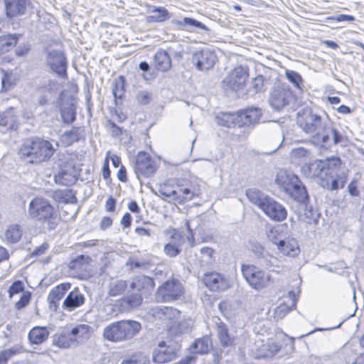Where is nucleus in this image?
Wrapping results in <instances>:
<instances>
[{
  "label": "nucleus",
  "instance_id": "obj_45",
  "mask_svg": "<svg viewBox=\"0 0 364 364\" xmlns=\"http://www.w3.org/2000/svg\"><path fill=\"white\" fill-rule=\"evenodd\" d=\"M60 114L63 122L65 124H72L76 119V107L71 103L68 107L60 109Z\"/></svg>",
  "mask_w": 364,
  "mask_h": 364
},
{
  "label": "nucleus",
  "instance_id": "obj_37",
  "mask_svg": "<svg viewBox=\"0 0 364 364\" xmlns=\"http://www.w3.org/2000/svg\"><path fill=\"white\" fill-rule=\"evenodd\" d=\"M57 62L50 64L51 69L60 77L67 79V59L62 53H56Z\"/></svg>",
  "mask_w": 364,
  "mask_h": 364
},
{
  "label": "nucleus",
  "instance_id": "obj_30",
  "mask_svg": "<svg viewBox=\"0 0 364 364\" xmlns=\"http://www.w3.org/2000/svg\"><path fill=\"white\" fill-rule=\"evenodd\" d=\"M73 340L75 344H80L87 341L93 334L92 328L87 324H77L71 330Z\"/></svg>",
  "mask_w": 364,
  "mask_h": 364
},
{
  "label": "nucleus",
  "instance_id": "obj_61",
  "mask_svg": "<svg viewBox=\"0 0 364 364\" xmlns=\"http://www.w3.org/2000/svg\"><path fill=\"white\" fill-rule=\"evenodd\" d=\"M117 176L118 180L122 183H126L128 181L127 169L124 166H120Z\"/></svg>",
  "mask_w": 364,
  "mask_h": 364
},
{
  "label": "nucleus",
  "instance_id": "obj_28",
  "mask_svg": "<svg viewBox=\"0 0 364 364\" xmlns=\"http://www.w3.org/2000/svg\"><path fill=\"white\" fill-rule=\"evenodd\" d=\"M197 68L200 70L212 68L216 61V55L210 50H200L195 53Z\"/></svg>",
  "mask_w": 364,
  "mask_h": 364
},
{
  "label": "nucleus",
  "instance_id": "obj_13",
  "mask_svg": "<svg viewBox=\"0 0 364 364\" xmlns=\"http://www.w3.org/2000/svg\"><path fill=\"white\" fill-rule=\"evenodd\" d=\"M296 123L306 134L314 138L319 137L322 119L321 116L313 113L310 109H304L298 112Z\"/></svg>",
  "mask_w": 364,
  "mask_h": 364
},
{
  "label": "nucleus",
  "instance_id": "obj_12",
  "mask_svg": "<svg viewBox=\"0 0 364 364\" xmlns=\"http://www.w3.org/2000/svg\"><path fill=\"white\" fill-rule=\"evenodd\" d=\"M241 272L249 285L257 290L267 287L272 279L264 269L251 264H242Z\"/></svg>",
  "mask_w": 364,
  "mask_h": 364
},
{
  "label": "nucleus",
  "instance_id": "obj_4",
  "mask_svg": "<svg viewBox=\"0 0 364 364\" xmlns=\"http://www.w3.org/2000/svg\"><path fill=\"white\" fill-rule=\"evenodd\" d=\"M341 165V159L336 156L320 160L316 163V168L318 170L317 176L322 187L336 191L345 186L347 174L344 172L339 173Z\"/></svg>",
  "mask_w": 364,
  "mask_h": 364
},
{
  "label": "nucleus",
  "instance_id": "obj_10",
  "mask_svg": "<svg viewBox=\"0 0 364 364\" xmlns=\"http://www.w3.org/2000/svg\"><path fill=\"white\" fill-rule=\"evenodd\" d=\"M157 315L170 338L181 336L183 333V323L179 310L172 306H164L158 310Z\"/></svg>",
  "mask_w": 364,
  "mask_h": 364
},
{
  "label": "nucleus",
  "instance_id": "obj_29",
  "mask_svg": "<svg viewBox=\"0 0 364 364\" xmlns=\"http://www.w3.org/2000/svg\"><path fill=\"white\" fill-rule=\"evenodd\" d=\"M281 346L272 340L262 341L255 349V356L257 358H271L277 353Z\"/></svg>",
  "mask_w": 364,
  "mask_h": 364
},
{
  "label": "nucleus",
  "instance_id": "obj_51",
  "mask_svg": "<svg viewBox=\"0 0 364 364\" xmlns=\"http://www.w3.org/2000/svg\"><path fill=\"white\" fill-rule=\"evenodd\" d=\"M176 24L179 26L188 25L191 26H195V27L200 28L202 29H205V26L204 24H203L202 23H200L193 18H189V17H185L183 19V21H177L176 23Z\"/></svg>",
  "mask_w": 364,
  "mask_h": 364
},
{
  "label": "nucleus",
  "instance_id": "obj_3",
  "mask_svg": "<svg viewBox=\"0 0 364 364\" xmlns=\"http://www.w3.org/2000/svg\"><path fill=\"white\" fill-rule=\"evenodd\" d=\"M28 216L48 232L55 230L62 221L58 207L48 198L37 196L28 204Z\"/></svg>",
  "mask_w": 364,
  "mask_h": 364
},
{
  "label": "nucleus",
  "instance_id": "obj_57",
  "mask_svg": "<svg viewBox=\"0 0 364 364\" xmlns=\"http://www.w3.org/2000/svg\"><path fill=\"white\" fill-rule=\"evenodd\" d=\"M136 100L140 105H147L151 100V95L146 92H141L137 95Z\"/></svg>",
  "mask_w": 364,
  "mask_h": 364
},
{
  "label": "nucleus",
  "instance_id": "obj_55",
  "mask_svg": "<svg viewBox=\"0 0 364 364\" xmlns=\"http://www.w3.org/2000/svg\"><path fill=\"white\" fill-rule=\"evenodd\" d=\"M200 253L203 257H205L208 260H214L216 252L215 250L210 247H204L200 249Z\"/></svg>",
  "mask_w": 364,
  "mask_h": 364
},
{
  "label": "nucleus",
  "instance_id": "obj_25",
  "mask_svg": "<svg viewBox=\"0 0 364 364\" xmlns=\"http://www.w3.org/2000/svg\"><path fill=\"white\" fill-rule=\"evenodd\" d=\"M18 115L13 107L0 112V127L7 130H17L19 127Z\"/></svg>",
  "mask_w": 364,
  "mask_h": 364
},
{
  "label": "nucleus",
  "instance_id": "obj_60",
  "mask_svg": "<svg viewBox=\"0 0 364 364\" xmlns=\"http://www.w3.org/2000/svg\"><path fill=\"white\" fill-rule=\"evenodd\" d=\"M48 247L49 245L47 242H43L33 251L32 255L40 256L45 254L46 250L48 249Z\"/></svg>",
  "mask_w": 364,
  "mask_h": 364
},
{
  "label": "nucleus",
  "instance_id": "obj_16",
  "mask_svg": "<svg viewBox=\"0 0 364 364\" xmlns=\"http://www.w3.org/2000/svg\"><path fill=\"white\" fill-rule=\"evenodd\" d=\"M249 77L248 68L239 65L235 67L229 72L226 77L223 80V83L227 87L237 91L245 87Z\"/></svg>",
  "mask_w": 364,
  "mask_h": 364
},
{
  "label": "nucleus",
  "instance_id": "obj_15",
  "mask_svg": "<svg viewBox=\"0 0 364 364\" xmlns=\"http://www.w3.org/2000/svg\"><path fill=\"white\" fill-rule=\"evenodd\" d=\"M91 262L92 258L90 256L77 255L68 264V272L73 278L80 280H87L93 276Z\"/></svg>",
  "mask_w": 364,
  "mask_h": 364
},
{
  "label": "nucleus",
  "instance_id": "obj_59",
  "mask_svg": "<svg viewBox=\"0 0 364 364\" xmlns=\"http://www.w3.org/2000/svg\"><path fill=\"white\" fill-rule=\"evenodd\" d=\"M348 190L350 196H358L360 194L359 190L358 188V183L356 180H353L348 184Z\"/></svg>",
  "mask_w": 364,
  "mask_h": 364
},
{
  "label": "nucleus",
  "instance_id": "obj_62",
  "mask_svg": "<svg viewBox=\"0 0 364 364\" xmlns=\"http://www.w3.org/2000/svg\"><path fill=\"white\" fill-rule=\"evenodd\" d=\"M135 233L139 237H150L151 235V231L150 229L145 228L143 227H136L134 229Z\"/></svg>",
  "mask_w": 364,
  "mask_h": 364
},
{
  "label": "nucleus",
  "instance_id": "obj_46",
  "mask_svg": "<svg viewBox=\"0 0 364 364\" xmlns=\"http://www.w3.org/2000/svg\"><path fill=\"white\" fill-rule=\"evenodd\" d=\"M127 288V282L124 280H117L112 282L108 291L110 296H117L124 293Z\"/></svg>",
  "mask_w": 364,
  "mask_h": 364
},
{
  "label": "nucleus",
  "instance_id": "obj_21",
  "mask_svg": "<svg viewBox=\"0 0 364 364\" xmlns=\"http://www.w3.org/2000/svg\"><path fill=\"white\" fill-rule=\"evenodd\" d=\"M155 282L152 277L146 275H139L133 278L130 288L136 291L144 296L151 294L155 288Z\"/></svg>",
  "mask_w": 364,
  "mask_h": 364
},
{
  "label": "nucleus",
  "instance_id": "obj_2",
  "mask_svg": "<svg viewBox=\"0 0 364 364\" xmlns=\"http://www.w3.org/2000/svg\"><path fill=\"white\" fill-rule=\"evenodd\" d=\"M56 152L52 141L40 136L26 139L18 150L21 161L29 165H41L51 160Z\"/></svg>",
  "mask_w": 364,
  "mask_h": 364
},
{
  "label": "nucleus",
  "instance_id": "obj_7",
  "mask_svg": "<svg viewBox=\"0 0 364 364\" xmlns=\"http://www.w3.org/2000/svg\"><path fill=\"white\" fill-rule=\"evenodd\" d=\"M275 182L294 200L305 204L308 202L309 196L306 188L296 175L281 171L277 173Z\"/></svg>",
  "mask_w": 364,
  "mask_h": 364
},
{
  "label": "nucleus",
  "instance_id": "obj_63",
  "mask_svg": "<svg viewBox=\"0 0 364 364\" xmlns=\"http://www.w3.org/2000/svg\"><path fill=\"white\" fill-rule=\"evenodd\" d=\"M30 50V47L28 44L25 43L19 46L15 50L16 55L18 56H23L26 55Z\"/></svg>",
  "mask_w": 364,
  "mask_h": 364
},
{
  "label": "nucleus",
  "instance_id": "obj_9",
  "mask_svg": "<svg viewBox=\"0 0 364 364\" xmlns=\"http://www.w3.org/2000/svg\"><path fill=\"white\" fill-rule=\"evenodd\" d=\"M185 291V287L181 280L171 277L158 287L155 299L158 302L170 303L181 299L184 296Z\"/></svg>",
  "mask_w": 364,
  "mask_h": 364
},
{
  "label": "nucleus",
  "instance_id": "obj_50",
  "mask_svg": "<svg viewBox=\"0 0 364 364\" xmlns=\"http://www.w3.org/2000/svg\"><path fill=\"white\" fill-rule=\"evenodd\" d=\"M117 199L112 195L107 196L105 203V210L107 213H114L117 212Z\"/></svg>",
  "mask_w": 364,
  "mask_h": 364
},
{
  "label": "nucleus",
  "instance_id": "obj_19",
  "mask_svg": "<svg viewBox=\"0 0 364 364\" xmlns=\"http://www.w3.org/2000/svg\"><path fill=\"white\" fill-rule=\"evenodd\" d=\"M299 292L300 291L297 287L296 289L289 291L287 294L282 296L281 303L274 309V316L276 318L282 319L292 309L296 308Z\"/></svg>",
  "mask_w": 364,
  "mask_h": 364
},
{
  "label": "nucleus",
  "instance_id": "obj_58",
  "mask_svg": "<svg viewBox=\"0 0 364 364\" xmlns=\"http://www.w3.org/2000/svg\"><path fill=\"white\" fill-rule=\"evenodd\" d=\"M329 19L335 21L336 22H341V21H354L355 17L351 15H347V14H340L337 16L334 17H330Z\"/></svg>",
  "mask_w": 364,
  "mask_h": 364
},
{
  "label": "nucleus",
  "instance_id": "obj_53",
  "mask_svg": "<svg viewBox=\"0 0 364 364\" xmlns=\"http://www.w3.org/2000/svg\"><path fill=\"white\" fill-rule=\"evenodd\" d=\"M113 225V218L110 216L105 215L103 216L99 223V227L101 230H106L108 228H111Z\"/></svg>",
  "mask_w": 364,
  "mask_h": 364
},
{
  "label": "nucleus",
  "instance_id": "obj_52",
  "mask_svg": "<svg viewBox=\"0 0 364 364\" xmlns=\"http://www.w3.org/2000/svg\"><path fill=\"white\" fill-rule=\"evenodd\" d=\"M102 177L107 181V183H110L112 182L111 178V171L109 166V158L107 156L104 161L103 166H102Z\"/></svg>",
  "mask_w": 364,
  "mask_h": 364
},
{
  "label": "nucleus",
  "instance_id": "obj_1",
  "mask_svg": "<svg viewBox=\"0 0 364 364\" xmlns=\"http://www.w3.org/2000/svg\"><path fill=\"white\" fill-rule=\"evenodd\" d=\"M159 197L175 205L186 206L189 203L200 198L202 189L196 180L187 177L171 178L159 185Z\"/></svg>",
  "mask_w": 364,
  "mask_h": 364
},
{
  "label": "nucleus",
  "instance_id": "obj_8",
  "mask_svg": "<svg viewBox=\"0 0 364 364\" xmlns=\"http://www.w3.org/2000/svg\"><path fill=\"white\" fill-rule=\"evenodd\" d=\"M262 112L255 107H249L236 112L223 113L220 117V124L227 127H244L257 123Z\"/></svg>",
  "mask_w": 364,
  "mask_h": 364
},
{
  "label": "nucleus",
  "instance_id": "obj_24",
  "mask_svg": "<svg viewBox=\"0 0 364 364\" xmlns=\"http://www.w3.org/2000/svg\"><path fill=\"white\" fill-rule=\"evenodd\" d=\"M1 88V93H6L11 91L18 83L20 77L17 73L13 70L0 69Z\"/></svg>",
  "mask_w": 364,
  "mask_h": 364
},
{
  "label": "nucleus",
  "instance_id": "obj_31",
  "mask_svg": "<svg viewBox=\"0 0 364 364\" xmlns=\"http://www.w3.org/2000/svg\"><path fill=\"white\" fill-rule=\"evenodd\" d=\"M71 165L68 162L63 164L57 174L54 176V181L60 186H70L76 181L75 176L70 172Z\"/></svg>",
  "mask_w": 364,
  "mask_h": 364
},
{
  "label": "nucleus",
  "instance_id": "obj_40",
  "mask_svg": "<svg viewBox=\"0 0 364 364\" xmlns=\"http://www.w3.org/2000/svg\"><path fill=\"white\" fill-rule=\"evenodd\" d=\"M54 194L58 203L75 204L77 201L75 193L72 189L56 190L54 191Z\"/></svg>",
  "mask_w": 364,
  "mask_h": 364
},
{
  "label": "nucleus",
  "instance_id": "obj_18",
  "mask_svg": "<svg viewBox=\"0 0 364 364\" xmlns=\"http://www.w3.org/2000/svg\"><path fill=\"white\" fill-rule=\"evenodd\" d=\"M294 100H296V97L293 90L289 85H284L274 90L269 97L271 105L277 109H282Z\"/></svg>",
  "mask_w": 364,
  "mask_h": 364
},
{
  "label": "nucleus",
  "instance_id": "obj_48",
  "mask_svg": "<svg viewBox=\"0 0 364 364\" xmlns=\"http://www.w3.org/2000/svg\"><path fill=\"white\" fill-rule=\"evenodd\" d=\"M18 348H10L0 352V364H7L8 361L15 355L19 353Z\"/></svg>",
  "mask_w": 364,
  "mask_h": 364
},
{
  "label": "nucleus",
  "instance_id": "obj_32",
  "mask_svg": "<svg viewBox=\"0 0 364 364\" xmlns=\"http://www.w3.org/2000/svg\"><path fill=\"white\" fill-rule=\"evenodd\" d=\"M154 67L158 71L166 72L171 67V59L164 50H159L154 56Z\"/></svg>",
  "mask_w": 364,
  "mask_h": 364
},
{
  "label": "nucleus",
  "instance_id": "obj_26",
  "mask_svg": "<svg viewBox=\"0 0 364 364\" xmlns=\"http://www.w3.org/2000/svg\"><path fill=\"white\" fill-rule=\"evenodd\" d=\"M279 252L286 256L295 257L300 253L298 242L292 237H287L278 242H274Z\"/></svg>",
  "mask_w": 364,
  "mask_h": 364
},
{
  "label": "nucleus",
  "instance_id": "obj_42",
  "mask_svg": "<svg viewBox=\"0 0 364 364\" xmlns=\"http://www.w3.org/2000/svg\"><path fill=\"white\" fill-rule=\"evenodd\" d=\"M284 75L288 81L291 82L297 90L300 92H303L304 87V79L299 73L291 70H286Z\"/></svg>",
  "mask_w": 364,
  "mask_h": 364
},
{
  "label": "nucleus",
  "instance_id": "obj_27",
  "mask_svg": "<svg viewBox=\"0 0 364 364\" xmlns=\"http://www.w3.org/2000/svg\"><path fill=\"white\" fill-rule=\"evenodd\" d=\"M85 302V297L78 287L70 291L63 302V308L68 311H73Z\"/></svg>",
  "mask_w": 364,
  "mask_h": 364
},
{
  "label": "nucleus",
  "instance_id": "obj_11",
  "mask_svg": "<svg viewBox=\"0 0 364 364\" xmlns=\"http://www.w3.org/2000/svg\"><path fill=\"white\" fill-rule=\"evenodd\" d=\"M233 277L225 273L211 270L205 272L202 277V282L212 292H224L233 286Z\"/></svg>",
  "mask_w": 364,
  "mask_h": 364
},
{
  "label": "nucleus",
  "instance_id": "obj_34",
  "mask_svg": "<svg viewBox=\"0 0 364 364\" xmlns=\"http://www.w3.org/2000/svg\"><path fill=\"white\" fill-rule=\"evenodd\" d=\"M49 336V331L45 326H35L32 328L28 334V338L32 344H41L45 342Z\"/></svg>",
  "mask_w": 364,
  "mask_h": 364
},
{
  "label": "nucleus",
  "instance_id": "obj_38",
  "mask_svg": "<svg viewBox=\"0 0 364 364\" xmlns=\"http://www.w3.org/2000/svg\"><path fill=\"white\" fill-rule=\"evenodd\" d=\"M170 18V14L165 7H154L151 14L146 17V21L149 23H161Z\"/></svg>",
  "mask_w": 364,
  "mask_h": 364
},
{
  "label": "nucleus",
  "instance_id": "obj_44",
  "mask_svg": "<svg viewBox=\"0 0 364 364\" xmlns=\"http://www.w3.org/2000/svg\"><path fill=\"white\" fill-rule=\"evenodd\" d=\"M126 79L123 75H120L114 80L112 93L115 98L122 99L126 92Z\"/></svg>",
  "mask_w": 364,
  "mask_h": 364
},
{
  "label": "nucleus",
  "instance_id": "obj_41",
  "mask_svg": "<svg viewBox=\"0 0 364 364\" xmlns=\"http://www.w3.org/2000/svg\"><path fill=\"white\" fill-rule=\"evenodd\" d=\"M211 341L208 336H203L196 339L191 346L195 353L206 354L210 351Z\"/></svg>",
  "mask_w": 364,
  "mask_h": 364
},
{
  "label": "nucleus",
  "instance_id": "obj_22",
  "mask_svg": "<svg viewBox=\"0 0 364 364\" xmlns=\"http://www.w3.org/2000/svg\"><path fill=\"white\" fill-rule=\"evenodd\" d=\"M176 356V350L167 346L163 341L159 343L157 348L154 350L152 358L154 363L163 364L175 360Z\"/></svg>",
  "mask_w": 364,
  "mask_h": 364
},
{
  "label": "nucleus",
  "instance_id": "obj_5",
  "mask_svg": "<svg viewBox=\"0 0 364 364\" xmlns=\"http://www.w3.org/2000/svg\"><path fill=\"white\" fill-rule=\"evenodd\" d=\"M246 196L251 203L261 209L271 220L277 222L286 220V208L272 198L263 196L260 191L256 189H248Z\"/></svg>",
  "mask_w": 364,
  "mask_h": 364
},
{
  "label": "nucleus",
  "instance_id": "obj_33",
  "mask_svg": "<svg viewBox=\"0 0 364 364\" xmlns=\"http://www.w3.org/2000/svg\"><path fill=\"white\" fill-rule=\"evenodd\" d=\"M217 333L223 348L235 346V337L230 335L228 328L225 323L220 322L217 324Z\"/></svg>",
  "mask_w": 364,
  "mask_h": 364
},
{
  "label": "nucleus",
  "instance_id": "obj_36",
  "mask_svg": "<svg viewBox=\"0 0 364 364\" xmlns=\"http://www.w3.org/2000/svg\"><path fill=\"white\" fill-rule=\"evenodd\" d=\"M23 235V230L18 224H11L4 232L5 240L7 243L15 244L19 242Z\"/></svg>",
  "mask_w": 364,
  "mask_h": 364
},
{
  "label": "nucleus",
  "instance_id": "obj_6",
  "mask_svg": "<svg viewBox=\"0 0 364 364\" xmlns=\"http://www.w3.org/2000/svg\"><path fill=\"white\" fill-rule=\"evenodd\" d=\"M141 328V324L137 321L121 320L106 326L103 331V337L111 342H122L132 339Z\"/></svg>",
  "mask_w": 364,
  "mask_h": 364
},
{
  "label": "nucleus",
  "instance_id": "obj_54",
  "mask_svg": "<svg viewBox=\"0 0 364 364\" xmlns=\"http://www.w3.org/2000/svg\"><path fill=\"white\" fill-rule=\"evenodd\" d=\"M264 78L262 75H257L252 80V87L256 92H260L263 90Z\"/></svg>",
  "mask_w": 364,
  "mask_h": 364
},
{
  "label": "nucleus",
  "instance_id": "obj_64",
  "mask_svg": "<svg viewBox=\"0 0 364 364\" xmlns=\"http://www.w3.org/2000/svg\"><path fill=\"white\" fill-rule=\"evenodd\" d=\"M127 208L130 212L134 214H139L141 212V208L136 200L129 201Z\"/></svg>",
  "mask_w": 364,
  "mask_h": 364
},
{
  "label": "nucleus",
  "instance_id": "obj_39",
  "mask_svg": "<svg viewBox=\"0 0 364 364\" xmlns=\"http://www.w3.org/2000/svg\"><path fill=\"white\" fill-rule=\"evenodd\" d=\"M53 343L61 348H68L74 345L72 335L70 331H63L60 333L55 334L53 338Z\"/></svg>",
  "mask_w": 364,
  "mask_h": 364
},
{
  "label": "nucleus",
  "instance_id": "obj_14",
  "mask_svg": "<svg viewBox=\"0 0 364 364\" xmlns=\"http://www.w3.org/2000/svg\"><path fill=\"white\" fill-rule=\"evenodd\" d=\"M157 169L158 164L156 161L149 153L140 151L136 154L134 164V171L139 179L152 176Z\"/></svg>",
  "mask_w": 364,
  "mask_h": 364
},
{
  "label": "nucleus",
  "instance_id": "obj_56",
  "mask_svg": "<svg viewBox=\"0 0 364 364\" xmlns=\"http://www.w3.org/2000/svg\"><path fill=\"white\" fill-rule=\"evenodd\" d=\"M132 217L131 214L128 212L123 214L121 220L120 225H122L123 229L129 228L132 225Z\"/></svg>",
  "mask_w": 364,
  "mask_h": 364
},
{
  "label": "nucleus",
  "instance_id": "obj_23",
  "mask_svg": "<svg viewBox=\"0 0 364 364\" xmlns=\"http://www.w3.org/2000/svg\"><path fill=\"white\" fill-rule=\"evenodd\" d=\"M70 288L71 283L68 282L60 283L52 288L47 297L49 307L56 311L59 307L60 301Z\"/></svg>",
  "mask_w": 364,
  "mask_h": 364
},
{
  "label": "nucleus",
  "instance_id": "obj_49",
  "mask_svg": "<svg viewBox=\"0 0 364 364\" xmlns=\"http://www.w3.org/2000/svg\"><path fill=\"white\" fill-rule=\"evenodd\" d=\"M164 251L168 257H174L179 255L181 250L178 245L168 242L164 245Z\"/></svg>",
  "mask_w": 364,
  "mask_h": 364
},
{
  "label": "nucleus",
  "instance_id": "obj_47",
  "mask_svg": "<svg viewBox=\"0 0 364 364\" xmlns=\"http://www.w3.org/2000/svg\"><path fill=\"white\" fill-rule=\"evenodd\" d=\"M122 301L129 308H137L142 304L143 296L140 294H131L125 297H123Z\"/></svg>",
  "mask_w": 364,
  "mask_h": 364
},
{
  "label": "nucleus",
  "instance_id": "obj_17",
  "mask_svg": "<svg viewBox=\"0 0 364 364\" xmlns=\"http://www.w3.org/2000/svg\"><path fill=\"white\" fill-rule=\"evenodd\" d=\"M7 293L9 299L21 294V296L14 304L16 311H21L27 307L32 299L31 291L26 290L25 284L22 280H14L9 287Z\"/></svg>",
  "mask_w": 364,
  "mask_h": 364
},
{
  "label": "nucleus",
  "instance_id": "obj_43",
  "mask_svg": "<svg viewBox=\"0 0 364 364\" xmlns=\"http://www.w3.org/2000/svg\"><path fill=\"white\" fill-rule=\"evenodd\" d=\"M80 135L79 127H73L62 135L61 141L65 146H69L80 140Z\"/></svg>",
  "mask_w": 364,
  "mask_h": 364
},
{
  "label": "nucleus",
  "instance_id": "obj_20",
  "mask_svg": "<svg viewBox=\"0 0 364 364\" xmlns=\"http://www.w3.org/2000/svg\"><path fill=\"white\" fill-rule=\"evenodd\" d=\"M6 16L14 18L23 16L31 6L30 0H4Z\"/></svg>",
  "mask_w": 364,
  "mask_h": 364
},
{
  "label": "nucleus",
  "instance_id": "obj_35",
  "mask_svg": "<svg viewBox=\"0 0 364 364\" xmlns=\"http://www.w3.org/2000/svg\"><path fill=\"white\" fill-rule=\"evenodd\" d=\"M19 34H6L0 36V55L11 51L18 43Z\"/></svg>",
  "mask_w": 364,
  "mask_h": 364
}]
</instances>
